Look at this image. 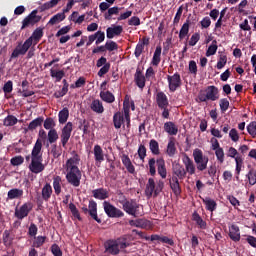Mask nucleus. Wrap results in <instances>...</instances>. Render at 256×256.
<instances>
[{
  "label": "nucleus",
  "mask_w": 256,
  "mask_h": 256,
  "mask_svg": "<svg viewBox=\"0 0 256 256\" xmlns=\"http://www.w3.org/2000/svg\"><path fill=\"white\" fill-rule=\"evenodd\" d=\"M169 183L174 195H181V184L179 183V180L176 178H170Z\"/></svg>",
  "instance_id": "nucleus-34"
},
{
  "label": "nucleus",
  "mask_w": 256,
  "mask_h": 256,
  "mask_svg": "<svg viewBox=\"0 0 256 256\" xmlns=\"http://www.w3.org/2000/svg\"><path fill=\"white\" fill-rule=\"evenodd\" d=\"M19 93L22 94V97H33L35 95L34 91L29 90V81H22V90H19Z\"/></svg>",
  "instance_id": "nucleus-33"
},
{
  "label": "nucleus",
  "mask_w": 256,
  "mask_h": 256,
  "mask_svg": "<svg viewBox=\"0 0 256 256\" xmlns=\"http://www.w3.org/2000/svg\"><path fill=\"white\" fill-rule=\"evenodd\" d=\"M164 131L168 133V135H177L179 128L173 122L169 121L164 123Z\"/></svg>",
  "instance_id": "nucleus-31"
},
{
  "label": "nucleus",
  "mask_w": 256,
  "mask_h": 256,
  "mask_svg": "<svg viewBox=\"0 0 256 256\" xmlns=\"http://www.w3.org/2000/svg\"><path fill=\"white\" fill-rule=\"evenodd\" d=\"M37 13V10H33L28 16L23 19L21 30L29 27L30 25H36V23H39V21H41V16L37 15Z\"/></svg>",
  "instance_id": "nucleus-12"
},
{
  "label": "nucleus",
  "mask_w": 256,
  "mask_h": 256,
  "mask_svg": "<svg viewBox=\"0 0 256 256\" xmlns=\"http://www.w3.org/2000/svg\"><path fill=\"white\" fill-rule=\"evenodd\" d=\"M113 125L115 129H125V117L123 116V112L118 111L113 115Z\"/></svg>",
  "instance_id": "nucleus-19"
},
{
  "label": "nucleus",
  "mask_w": 256,
  "mask_h": 256,
  "mask_svg": "<svg viewBox=\"0 0 256 256\" xmlns=\"http://www.w3.org/2000/svg\"><path fill=\"white\" fill-rule=\"evenodd\" d=\"M72 157H70L65 164L66 169V180L67 182L72 185V187H79L81 185V179L83 174L79 169V163L81 161V157L77 152H72Z\"/></svg>",
  "instance_id": "nucleus-1"
},
{
  "label": "nucleus",
  "mask_w": 256,
  "mask_h": 256,
  "mask_svg": "<svg viewBox=\"0 0 256 256\" xmlns=\"http://www.w3.org/2000/svg\"><path fill=\"white\" fill-rule=\"evenodd\" d=\"M219 105L221 113H226L229 109V100L227 98H222L219 101Z\"/></svg>",
  "instance_id": "nucleus-63"
},
{
  "label": "nucleus",
  "mask_w": 256,
  "mask_h": 256,
  "mask_svg": "<svg viewBox=\"0 0 256 256\" xmlns=\"http://www.w3.org/2000/svg\"><path fill=\"white\" fill-rule=\"evenodd\" d=\"M150 241L155 242L157 241L158 243H166L167 245H175V242L173 239L167 237V236H159V234H152L150 236Z\"/></svg>",
  "instance_id": "nucleus-26"
},
{
  "label": "nucleus",
  "mask_w": 256,
  "mask_h": 256,
  "mask_svg": "<svg viewBox=\"0 0 256 256\" xmlns=\"http://www.w3.org/2000/svg\"><path fill=\"white\" fill-rule=\"evenodd\" d=\"M92 195L94 199H98L99 201H105V199H109V190L106 188H97L92 190Z\"/></svg>",
  "instance_id": "nucleus-21"
},
{
  "label": "nucleus",
  "mask_w": 256,
  "mask_h": 256,
  "mask_svg": "<svg viewBox=\"0 0 256 256\" xmlns=\"http://www.w3.org/2000/svg\"><path fill=\"white\" fill-rule=\"evenodd\" d=\"M94 159L96 165L97 163H103V161H105V154H103V148H101L99 144H96L94 146Z\"/></svg>",
  "instance_id": "nucleus-28"
},
{
  "label": "nucleus",
  "mask_w": 256,
  "mask_h": 256,
  "mask_svg": "<svg viewBox=\"0 0 256 256\" xmlns=\"http://www.w3.org/2000/svg\"><path fill=\"white\" fill-rule=\"evenodd\" d=\"M229 237L232 241L235 243L241 241V230L239 229V226L232 224L229 227Z\"/></svg>",
  "instance_id": "nucleus-22"
},
{
  "label": "nucleus",
  "mask_w": 256,
  "mask_h": 256,
  "mask_svg": "<svg viewBox=\"0 0 256 256\" xmlns=\"http://www.w3.org/2000/svg\"><path fill=\"white\" fill-rule=\"evenodd\" d=\"M155 163H157V160H155V158H151L148 161L149 173L152 177H155V175H157V169L155 168Z\"/></svg>",
  "instance_id": "nucleus-57"
},
{
  "label": "nucleus",
  "mask_w": 256,
  "mask_h": 256,
  "mask_svg": "<svg viewBox=\"0 0 256 256\" xmlns=\"http://www.w3.org/2000/svg\"><path fill=\"white\" fill-rule=\"evenodd\" d=\"M161 51H163V48H161V46H157L151 61V65L154 67H159V64L161 63Z\"/></svg>",
  "instance_id": "nucleus-32"
},
{
  "label": "nucleus",
  "mask_w": 256,
  "mask_h": 256,
  "mask_svg": "<svg viewBox=\"0 0 256 256\" xmlns=\"http://www.w3.org/2000/svg\"><path fill=\"white\" fill-rule=\"evenodd\" d=\"M103 207L107 217H110L111 219H120L121 217H125V213L110 202L104 201Z\"/></svg>",
  "instance_id": "nucleus-5"
},
{
  "label": "nucleus",
  "mask_w": 256,
  "mask_h": 256,
  "mask_svg": "<svg viewBox=\"0 0 256 256\" xmlns=\"http://www.w3.org/2000/svg\"><path fill=\"white\" fill-rule=\"evenodd\" d=\"M29 171L35 175L45 171V164L43 163V144L41 140H36L31 151V162L28 166Z\"/></svg>",
  "instance_id": "nucleus-2"
},
{
  "label": "nucleus",
  "mask_w": 256,
  "mask_h": 256,
  "mask_svg": "<svg viewBox=\"0 0 256 256\" xmlns=\"http://www.w3.org/2000/svg\"><path fill=\"white\" fill-rule=\"evenodd\" d=\"M187 177V171L183 165L176 163L172 167V177L171 179H177V181H183Z\"/></svg>",
  "instance_id": "nucleus-13"
},
{
  "label": "nucleus",
  "mask_w": 256,
  "mask_h": 256,
  "mask_svg": "<svg viewBox=\"0 0 256 256\" xmlns=\"http://www.w3.org/2000/svg\"><path fill=\"white\" fill-rule=\"evenodd\" d=\"M61 0H50L46 3H44L40 9L41 11H48V9H53V7H56V5L59 3Z\"/></svg>",
  "instance_id": "nucleus-55"
},
{
  "label": "nucleus",
  "mask_w": 256,
  "mask_h": 256,
  "mask_svg": "<svg viewBox=\"0 0 256 256\" xmlns=\"http://www.w3.org/2000/svg\"><path fill=\"white\" fill-rule=\"evenodd\" d=\"M69 209L72 213V217H74V219H78V221H83V218H81V214L79 213V210L77 209V206H75L74 203H70L69 204Z\"/></svg>",
  "instance_id": "nucleus-52"
},
{
  "label": "nucleus",
  "mask_w": 256,
  "mask_h": 256,
  "mask_svg": "<svg viewBox=\"0 0 256 256\" xmlns=\"http://www.w3.org/2000/svg\"><path fill=\"white\" fill-rule=\"evenodd\" d=\"M183 164L185 165V171L186 175H195V171H197V168H195V163L189 158L187 154L184 155L183 158Z\"/></svg>",
  "instance_id": "nucleus-17"
},
{
  "label": "nucleus",
  "mask_w": 256,
  "mask_h": 256,
  "mask_svg": "<svg viewBox=\"0 0 256 256\" xmlns=\"http://www.w3.org/2000/svg\"><path fill=\"white\" fill-rule=\"evenodd\" d=\"M44 129L47 131H51V129H55L57 127V123L55 122V119L48 117L43 121Z\"/></svg>",
  "instance_id": "nucleus-49"
},
{
  "label": "nucleus",
  "mask_w": 256,
  "mask_h": 256,
  "mask_svg": "<svg viewBox=\"0 0 256 256\" xmlns=\"http://www.w3.org/2000/svg\"><path fill=\"white\" fill-rule=\"evenodd\" d=\"M69 119V108H63L58 113V121L60 125H65V122Z\"/></svg>",
  "instance_id": "nucleus-41"
},
{
  "label": "nucleus",
  "mask_w": 256,
  "mask_h": 256,
  "mask_svg": "<svg viewBox=\"0 0 256 256\" xmlns=\"http://www.w3.org/2000/svg\"><path fill=\"white\" fill-rule=\"evenodd\" d=\"M193 159L196 164V169L198 171H205L207 169V165H209V156L203 153V150L196 148L193 150Z\"/></svg>",
  "instance_id": "nucleus-3"
},
{
  "label": "nucleus",
  "mask_w": 256,
  "mask_h": 256,
  "mask_svg": "<svg viewBox=\"0 0 256 256\" xmlns=\"http://www.w3.org/2000/svg\"><path fill=\"white\" fill-rule=\"evenodd\" d=\"M204 205H206V210L213 213V211L217 210V202L210 197H206L202 199Z\"/></svg>",
  "instance_id": "nucleus-35"
},
{
  "label": "nucleus",
  "mask_w": 256,
  "mask_h": 256,
  "mask_svg": "<svg viewBox=\"0 0 256 256\" xmlns=\"http://www.w3.org/2000/svg\"><path fill=\"white\" fill-rule=\"evenodd\" d=\"M10 237L11 232L9 230H5L2 236L3 244L5 245V247H9L13 243V239H11Z\"/></svg>",
  "instance_id": "nucleus-54"
},
{
  "label": "nucleus",
  "mask_w": 256,
  "mask_h": 256,
  "mask_svg": "<svg viewBox=\"0 0 256 256\" xmlns=\"http://www.w3.org/2000/svg\"><path fill=\"white\" fill-rule=\"evenodd\" d=\"M71 133H73V122H68L63 128L60 134V141L62 147H67L69 139H71Z\"/></svg>",
  "instance_id": "nucleus-10"
},
{
  "label": "nucleus",
  "mask_w": 256,
  "mask_h": 256,
  "mask_svg": "<svg viewBox=\"0 0 256 256\" xmlns=\"http://www.w3.org/2000/svg\"><path fill=\"white\" fill-rule=\"evenodd\" d=\"M215 151V156L217 158L218 163L223 164L225 163V151L223 150V148H218Z\"/></svg>",
  "instance_id": "nucleus-56"
},
{
  "label": "nucleus",
  "mask_w": 256,
  "mask_h": 256,
  "mask_svg": "<svg viewBox=\"0 0 256 256\" xmlns=\"http://www.w3.org/2000/svg\"><path fill=\"white\" fill-rule=\"evenodd\" d=\"M112 15H119V7H117V6H114V7H112V8H109L108 9V12L105 14V19L107 20V21H111V16Z\"/></svg>",
  "instance_id": "nucleus-58"
},
{
  "label": "nucleus",
  "mask_w": 256,
  "mask_h": 256,
  "mask_svg": "<svg viewBox=\"0 0 256 256\" xmlns=\"http://www.w3.org/2000/svg\"><path fill=\"white\" fill-rule=\"evenodd\" d=\"M43 28L38 27L34 30V32L32 33L31 37H29L28 39H26V41L30 42V46L33 45H37V43H39L41 41V39L43 38Z\"/></svg>",
  "instance_id": "nucleus-18"
},
{
  "label": "nucleus",
  "mask_w": 256,
  "mask_h": 256,
  "mask_svg": "<svg viewBox=\"0 0 256 256\" xmlns=\"http://www.w3.org/2000/svg\"><path fill=\"white\" fill-rule=\"evenodd\" d=\"M156 103L159 109L162 111V118L169 119L171 110L169 109V98L165 92L160 91L156 94Z\"/></svg>",
  "instance_id": "nucleus-4"
},
{
  "label": "nucleus",
  "mask_w": 256,
  "mask_h": 256,
  "mask_svg": "<svg viewBox=\"0 0 256 256\" xmlns=\"http://www.w3.org/2000/svg\"><path fill=\"white\" fill-rule=\"evenodd\" d=\"M134 81L137 87L141 89V91L145 89V82H146L145 75H143V71H141V69L139 68L136 69V73L134 74Z\"/></svg>",
  "instance_id": "nucleus-20"
},
{
  "label": "nucleus",
  "mask_w": 256,
  "mask_h": 256,
  "mask_svg": "<svg viewBox=\"0 0 256 256\" xmlns=\"http://www.w3.org/2000/svg\"><path fill=\"white\" fill-rule=\"evenodd\" d=\"M140 207L141 205L137 203V200L130 199L129 201L123 202L122 209L128 215H132V217H137Z\"/></svg>",
  "instance_id": "nucleus-7"
},
{
  "label": "nucleus",
  "mask_w": 256,
  "mask_h": 256,
  "mask_svg": "<svg viewBox=\"0 0 256 256\" xmlns=\"http://www.w3.org/2000/svg\"><path fill=\"white\" fill-rule=\"evenodd\" d=\"M206 97L208 101H217L219 99V88L217 86H208L206 88Z\"/></svg>",
  "instance_id": "nucleus-23"
},
{
  "label": "nucleus",
  "mask_w": 256,
  "mask_h": 256,
  "mask_svg": "<svg viewBox=\"0 0 256 256\" xmlns=\"http://www.w3.org/2000/svg\"><path fill=\"white\" fill-rule=\"evenodd\" d=\"M46 241H47V236H37V237L34 236L32 247L39 249V247H43V245H45Z\"/></svg>",
  "instance_id": "nucleus-48"
},
{
  "label": "nucleus",
  "mask_w": 256,
  "mask_h": 256,
  "mask_svg": "<svg viewBox=\"0 0 256 256\" xmlns=\"http://www.w3.org/2000/svg\"><path fill=\"white\" fill-rule=\"evenodd\" d=\"M123 33V26L121 25H112L106 29L107 39H113L114 37H119Z\"/></svg>",
  "instance_id": "nucleus-16"
},
{
  "label": "nucleus",
  "mask_w": 256,
  "mask_h": 256,
  "mask_svg": "<svg viewBox=\"0 0 256 256\" xmlns=\"http://www.w3.org/2000/svg\"><path fill=\"white\" fill-rule=\"evenodd\" d=\"M192 221H195L196 225H198L199 229H207V222L201 218L199 213L194 212L192 214Z\"/></svg>",
  "instance_id": "nucleus-37"
},
{
  "label": "nucleus",
  "mask_w": 256,
  "mask_h": 256,
  "mask_svg": "<svg viewBox=\"0 0 256 256\" xmlns=\"http://www.w3.org/2000/svg\"><path fill=\"white\" fill-rule=\"evenodd\" d=\"M51 195H53V187H51V184L47 183L42 188V199L44 201H49V199H51Z\"/></svg>",
  "instance_id": "nucleus-39"
},
{
  "label": "nucleus",
  "mask_w": 256,
  "mask_h": 256,
  "mask_svg": "<svg viewBox=\"0 0 256 256\" xmlns=\"http://www.w3.org/2000/svg\"><path fill=\"white\" fill-rule=\"evenodd\" d=\"M217 40H213L212 44L208 47L207 51H206V57H211L213 55H215V53H217Z\"/></svg>",
  "instance_id": "nucleus-53"
},
{
  "label": "nucleus",
  "mask_w": 256,
  "mask_h": 256,
  "mask_svg": "<svg viewBox=\"0 0 256 256\" xmlns=\"http://www.w3.org/2000/svg\"><path fill=\"white\" fill-rule=\"evenodd\" d=\"M100 99L105 103H115V95L111 93V91H101L100 92Z\"/></svg>",
  "instance_id": "nucleus-36"
},
{
  "label": "nucleus",
  "mask_w": 256,
  "mask_h": 256,
  "mask_svg": "<svg viewBox=\"0 0 256 256\" xmlns=\"http://www.w3.org/2000/svg\"><path fill=\"white\" fill-rule=\"evenodd\" d=\"M8 199L13 200V199H19L23 197V190L19 188H13L8 191Z\"/></svg>",
  "instance_id": "nucleus-43"
},
{
  "label": "nucleus",
  "mask_w": 256,
  "mask_h": 256,
  "mask_svg": "<svg viewBox=\"0 0 256 256\" xmlns=\"http://www.w3.org/2000/svg\"><path fill=\"white\" fill-rule=\"evenodd\" d=\"M59 139V133H57V129H51L48 131V136L46 139V147H49V145H53V143H57V140Z\"/></svg>",
  "instance_id": "nucleus-27"
},
{
  "label": "nucleus",
  "mask_w": 256,
  "mask_h": 256,
  "mask_svg": "<svg viewBox=\"0 0 256 256\" xmlns=\"http://www.w3.org/2000/svg\"><path fill=\"white\" fill-rule=\"evenodd\" d=\"M248 173L246 175L249 185L253 186L256 185V169L255 168H251V165H248Z\"/></svg>",
  "instance_id": "nucleus-42"
},
{
  "label": "nucleus",
  "mask_w": 256,
  "mask_h": 256,
  "mask_svg": "<svg viewBox=\"0 0 256 256\" xmlns=\"http://www.w3.org/2000/svg\"><path fill=\"white\" fill-rule=\"evenodd\" d=\"M53 189L56 195H61V176L53 178Z\"/></svg>",
  "instance_id": "nucleus-50"
},
{
  "label": "nucleus",
  "mask_w": 256,
  "mask_h": 256,
  "mask_svg": "<svg viewBox=\"0 0 256 256\" xmlns=\"http://www.w3.org/2000/svg\"><path fill=\"white\" fill-rule=\"evenodd\" d=\"M65 13H57L48 21V25H57V23H61V21H65L66 19Z\"/></svg>",
  "instance_id": "nucleus-44"
},
{
  "label": "nucleus",
  "mask_w": 256,
  "mask_h": 256,
  "mask_svg": "<svg viewBox=\"0 0 256 256\" xmlns=\"http://www.w3.org/2000/svg\"><path fill=\"white\" fill-rule=\"evenodd\" d=\"M121 161L124 167L127 169L128 173L131 175H135V166L133 165V162H131V158H129V155L122 154Z\"/></svg>",
  "instance_id": "nucleus-24"
},
{
  "label": "nucleus",
  "mask_w": 256,
  "mask_h": 256,
  "mask_svg": "<svg viewBox=\"0 0 256 256\" xmlns=\"http://www.w3.org/2000/svg\"><path fill=\"white\" fill-rule=\"evenodd\" d=\"M166 155H168V157H175L177 155V146L175 145V139L173 138L168 141Z\"/></svg>",
  "instance_id": "nucleus-29"
},
{
  "label": "nucleus",
  "mask_w": 256,
  "mask_h": 256,
  "mask_svg": "<svg viewBox=\"0 0 256 256\" xmlns=\"http://www.w3.org/2000/svg\"><path fill=\"white\" fill-rule=\"evenodd\" d=\"M189 25L190 21L189 19L186 20V22L182 25L180 32H179V39L183 40L185 37L189 35Z\"/></svg>",
  "instance_id": "nucleus-45"
},
{
  "label": "nucleus",
  "mask_w": 256,
  "mask_h": 256,
  "mask_svg": "<svg viewBox=\"0 0 256 256\" xmlns=\"http://www.w3.org/2000/svg\"><path fill=\"white\" fill-rule=\"evenodd\" d=\"M149 149L152 155H161V150H159V142H157V140L155 139L150 140Z\"/></svg>",
  "instance_id": "nucleus-46"
},
{
  "label": "nucleus",
  "mask_w": 256,
  "mask_h": 256,
  "mask_svg": "<svg viewBox=\"0 0 256 256\" xmlns=\"http://www.w3.org/2000/svg\"><path fill=\"white\" fill-rule=\"evenodd\" d=\"M247 132L253 139L256 137V121H252L247 126Z\"/></svg>",
  "instance_id": "nucleus-62"
},
{
  "label": "nucleus",
  "mask_w": 256,
  "mask_h": 256,
  "mask_svg": "<svg viewBox=\"0 0 256 256\" xmlns=\"http://www.w3.org/2000/svg\"><path fill=\"white\" fill-rule=\"evenodd\" d=\"M106 51H117L119 49V45L116 44L115 41H107L105 43Z\"/></svg>",
  "instance_id": "nucleus-64"
},
{
  "label": "nucleus",
  "mask_w": 256,
  "mask_h": 256,
  "mask_svg": "<svg viewBox=\"0 0 256 256\" xmlns=\"http://www.w3.org/2000/svg\"><path fill=\"white\" fill-rule=\"evenodd\" d=\"M50 75L51 77H55L56 81H61V79H63V77H65V71L63 70H59V71H55L53 69L50 70Z\"/></svg>",
  "instance_id": "nucleus-61"
},
{
  "label": "nucleus",
  "mask_w": 256,
  "mask_h": 256,
  "mask_svg": "<svg viewBox=\"0 0 256 256\" xmlns=\"http://www.w3.org/2000/svg\"><path fill=\"white\" fill-rule=\"evenodd\" d=\"M33 210V204L31 203H24L20 208H16L14 212V217L23 221L25 217L29 216V213Z\"/></svg>",
  "instance_id": "nucleus-11"
},
{
  "label": "nucleus",
  "mask_w": 256,
  "mask_h": 256,
  "mask_svg": "<svg viewBox=\"0 0 256 256\" xmlns=\"http://www.w3.org/2000/svg\"><path fill=\"white\" fill-rule=\"evenodd\" d=\"M155 190H156L155 179L149 178L148 183L146 184V195L148 197H151L154 195L155 197Z\"/></svg>",
  "instance_id": "nucleus-38"
},
{
  "label": "nucleus",
  "mask_w": 256,
  "mask_h": 256,
  "mask_svg": "<svg viewBox=\"0 0 256 256\" xmlns=\"http://www.w3.org/2000/svg\"><path fill=\"white\" fill-rule=\"evenodd\" d=\"M10 163L13 167H19V165H23V163H25V158H23V156H15L11 158Z\"/></svg>",
  "instance_id": "nucleus-59"
},
{
  "label": "nucleus",
  "mask_w": 256,
  "mask_h": 256,
  "mask_svg": "<svg viewBox=\"0 0 256 256\" xmlns=\"http://www.w3.org/2000/svg\"><path fill=\"white\" fill-rule=\"evenodd\" d=\"M47 136H48L47 132L43 128H41L39 130V132H38L37 141H40L41 145H43V144L46 145V143H47Z\"/></svg>",
  "instance_id": "nucleus-60"
},
{
  "label": "nucleus",
  "mask_w": 256,
  "mask_h": 256,
  "mask_svg": "<svg viewBox=\"0 0 256 256\" xmlns=\"http://www.w3.org/2000/svg\"><path fill=\"white\" fill-rule=\"evenodd\" d=\"M29 49H31V42L29 40H25L23 44L19 43L13 50L10 56V61L12 59L23 57V55H27V52L29 51Z\"/></svg>",
  "instance_id": "nucleus-6"
},
{
  "label": "nucleus",
  "mask_w": 256,
  "mask_h": 256,
  "mask_svg": "<svg viewBox=\"0 0 256 256\" xmlns=\"http://www.w3.org/2000/svg\"><path fill=\"white\" fill-rule=\"evenodd\" d=\"M104 249L105 253H108L109 255H119V253H121V250L117 244V240L114 239L107 240L104 243Z\"/></svg>",
  "instance_id": "nucleus-15"
},
{
  "label": "nucleus",
  "mask_w": 256,
  "mask_h": 256,
  "mask_svg": "<svg viewBox=\"0 0 256 256\" xmlns=\"http://www.w3.org/2000/svg\"><path fill=\"white\" fill-rule=\"evenodd\" d=\"M44 118L43 116H40L38 118H35L32 120L28 125V131H35L37 127H41L43 125Z\"/></svg>",
  "instance_id": "nucleus-40"
},
{
  "label": "nucleus",
  "mask_w": 256,
  "mask_h": 256,
  "mask_svg": "<svg viewBox=\"0 0 256 256\" xmlns=\"http://www.w3.org/2000/svg\"><path fill=\"white\" fill-rule=\"evenodd\" d=\"M167 81H168L169 91L171 93H175V91H177L179 87L183 85V82L181 80V74H179L178 72L174 73V75L172 76L168 75Z\"/></svg>",
  "instance_id": "nucleus-8"
},
{
  "label": "nucleus",
  "mask_w": 256,
  "mask_h": 256,
  "mask_svg": "<svg viewBox=\"0 0 256 256\" xmlns=\"http://www.w3.org/2000/svg\"><path fill=\"white\" fill-rule=\"evenodd\" d=\"M90 109L94 111V113H98V115H101V113H104L105 111V108L103 107V102H101V100L99 99L92 101Z\"/></svg>",
  "instance_id": "nucleus-30"
},
{
  "label": "nucleus",
  "mask_w": 256,
  "mask_h": 256,
  "mask_svg": "<svg viewBox=\"0 0 256 256\" xmlns=\"http://www.w3.org/2000/svg\"><path fill=\"white\" fill-rule=\"evenodd\" d=\"M81 210L83 211V213L85 215H87V213H89L90 217H92L94 219V221H96V223H101V218H99V216H97V202H95L94 200H90L89 201V205L87 208V205H84Z\"/></svg>",
  "instance_id": "nucleus-9"
},
{
  "label": "nucleus",
  "mask_w": 256,
  "mask_h": 256,
  "mask_svg": "<svg viewBox=\"0 0 256 256\" xmlns=\"http://www.w3.org/2000/svg\"><path fill=\"white\" fill-rule=\"evenodd\" d=\"M19 120L17 117L14 115H8L4 120H3V125L4 127H13L14 125H17Z\"/></svg>",
  "instance_id": "nucleus-47"
},
{
  "label": "nucleus",
  "mask_w": 256,
  "mask_h": 256,
  "mask_svg": "<svg viewBox=\"0 0 256 256\" xmlns=\"http://www.w3.org/2000/svg\"><path fill=\"white\" fill-rule=\"evenodd\" d=\"M116 243L118 245V249H127V247H131V243L127 241V237L123 236L116 239Z\"/></svg>",
  "instance_id": "nucleus-51"
},
{
  "label": "nucleus",
  "mask_w": 256,
  "mask_h": 256,
  "mask_svg": "<svg viewBox=\"0 0 256 256\" xmlns=\"http://www.w3.org/2000/svg\"><path fill=\"white\" fill-rule=\"evenodd\" d=\"M158 175L162 179H167V166L165 165V159L159 158L156 160Z\"/></svg>",
  "instance_id": "nucleus-25"
},
{
  "label": "nucleus",
  "mask_w": 256,
  "mask_h": 256,
  "mask_svg": "<svg viewBox=\"0 0 256 256\" xmlns=\"http://www.w3.org/2000/svg\"><path fill=\"white\" fill-rule=\"evenodd\" d=\"M96 67H101L98 71V77H103L104 75H107L108 71H110L111 63L107 62V58L102 56L96 61Z\"/></svg>",
  "instance_id": "nucleus-14"
}]
</instances>
